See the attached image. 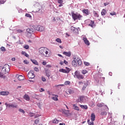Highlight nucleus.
I'll return each mask as SVG.
<instances>
[{
	"instance_id": "1",
	"label": "nucleus",
	"mask_w": 125,
	"mask_h": 125,
	"mask_svg": "<svg viewBox=\"0 0 125 125\" xmlns=\"http://www.w3.org/2000/svg\"><path fill=\"white\" fill-rule=\"evenodd\" d=\"M39 53L42 56L49 57L50 56V50L46 47H42L39 49Z\"/></svg>"
},
{
	"instance_id": "2",
	"label": "nucleus",
	"mask_w": 125,
	"mask_h": 125,
	"mask_svg": "<svg viewBox=\"0 0 125 125\" xmlns=\"http://www.w3.org/2000/svg\"><path fill=\"white\" fill-rule=\"evenodd\" d=\"M72 66L73 67H75V68L76 67H79V66H81L82 62V60H81V59L76 56H73V61L71 63Z\"/></svg>"
},
{
	"instance_id": "3",
	"label": "nucleus",
	"mask_w": 125,
	"mask_h": 125,
	"mask_svg": "<svg viewBox=\"0 0 125 125\" xmlns=\"http://www.w3.org/2000/svg\"><path fill=\"white\" fill-rule=\"evenodd\" d=\"M71 14L74 21H76V20H81L83 17V16L78 13H74V12H72Z\"/></svg>"
},
{
	"instance_id": "4",
	"label": "nucleus",
	"mask_w": 125,
	"mask_h": 125,
	"mask_svg": "<svg viewBox=\"0 0 125 125\" xmlns=\"http://www.w3.org/2000/svg\"><path fill=\"white\" fill-rule=\"evenodd\" d=\"M87 100V97L84 96H80L79 98L77 100V103H83Z\"/></svg>"
},
{
	"instance_id": "5",
	"label": "nucleus",
	"mask_w": 125,
	"mask_h": 125,
	"mask_svg": "<svg viewBox=\"0 0 125 125\" xmlns=\"http://www.w3.org/2000/svg\"><path fill=\"white\" fill-rule=\"evenodd\" d=\"M74 78H77V79H78V80H83L84 78L83 76L80 73L79 71H76L75 72V75H74Z\"/></svg>"
},
{
	"instance_id": "6",
	"label": "nucleus",
	"mask_w": 125,
	"mask_h": 125,
	"mask_svg": "<svg viewBox=\"0 0 125 125\" xmlns=\"http://www.w3.org/2000/svg\"><path fill=\"white\" fill-rule=\"evenodd\" d=\"M35 29L39 31V32H43V31H44V27L41 26V25H36Z\"/></svg>"
},
{
	"instance_id": "7",
	"label": "nucleus",
	"mask_w": 125,
	"mask_h": 125,
	"mask_svg": "<svg viewBox=\"0 0 125 125\" xmlns=\"http://www.w3.org/2000/svg\"><path fill=\"white\" fill-rule=\"evenodd\" d=\"M65 68L66 69H64L63 68L60 69L59 70V72L64 73L65 74H68L71 71V69L68 67H66Z\"/></svg>"
},
{
	"instance_id": "8",
	"label": "nucleus",
	"mask_w": 125,
	"mask_h": 125,
	"mask_svg": "<svg viewBox=\"0 0 125 125\" xmlns=\"http://www.w3.org/2000/svg\"><path fill=\"white\" fill-rule=\"evenodd\" d=\"M27 76L29 78V79H34V78L36 77V75L34 73L33 71H30L28 72Z\"/></svg>"
},
{
	"instance_id": "9",
	"label": "nucleus",
	"mask_w": 125,
	"mask_h": 125,
	"mask_svg": "<svg viewBox=\"0 0 125 125\" xmlns=\"http://www.w3.org/2000/svg\"><path fill=\"white\" fill-rule=\"evenodd\" d=\"M35 31V29L34 28H28L26 29V32L28 34H29V37H31L32 36V34L34 33Z\"/></svg>"
},
{
	"instance_id": "10",
	"label": "nucleus",
	"mask_w": 125,
	"mask_h": 125,
	"mask_svg": "<svg viewBox=\"0 0 125 125\" xmlns=\"http://www.w3.org/2000/svg\"><path fill=\"white\" fill-rule=\"evenodd\" d=\"M105 111H101L100 115L101 116H106L107 115V111H109V108L107 106V105H105Z\"/></svg>"
},
{
	"instance_id": "11",
	"label": "nucleus",
	"mask_w": 125,
	"mask_h": 125,
	"mask_svg": "<svg viewBox=\"0 0 125 125\" xmlns=\"http://www.w3.org/2000/svg\"><path fill=\"white\" fill-rule=\"evenodd\" d=\"M70 30L75 34H79V29L74 26H71L70 28Z\"/></svg>"
},
{
	"instance_id": "12",
	"label": "nucleus",
	"mask_w": 125,
	"mask_h": 125,
	"mask_svg": "<svg viewBox=\"0 0 125 125\" xmlns=\"http://www.w3.org/2000/svg\"><path fill=\"white\" fill-rule=\"evenodd\" d=\"M82 12L85 15H89L90 12L88 9H83L82 10Z\"/></svg>"
},
{
	"instance_id": "13",
	"label": "nucleus",
	"mask_w": 125,
	"mask_h": 125,
	"mask_svg": "<svg viewBox=\"0 0 125 125\" xmlns=\"http://www.w3.org/2000/svg\"><path fill=\"white\" fill-rule=\"evenodd\" d=\"M83 40L85 42V44H86L87 45H89V41L87 40V39L86 38V37H85V36H84V37L83 38Z\"/></svg>"
},
{
	"instance_id": "14",
	"label": "nucleus",
	"mask_w": 125,
	"mask_h": 125,
	"mask_svg": "<svg viewBox=\"0 0 125 125\" xmlns=\"http://www.w3.org/2000/svg\"><path fill=\"white\" fill-rule=\"evenodd\" d=\"M9 94V92L8 91H2L0 92V95H2L3 96H7Z\"/></svg>"
},
{
	"instance_id": "15",
	"label": "nucleus",
	"mask_w": 125,
	"mask_h": 125,
	"mask_svg": "<svg viewBox=\"0 0 125 125\" xmlns=\"http://www.w3.org/2000/svg\"><path fill=\"white\" fill-rule=\"evenodd\" d=\"M88 26L92 27V28H94L96 25L94 23V21H91L90 23L88 24Z\"/></svg>"
},
{
	"instance_id": "16",
	"label": "nucleus",
	"mask_w": 125,
	"mask_h": 125,
	"mask_svg": "<svg viewBox=\"0 0 125 125\" xmlns=\"http://www.w3.org/2000/svg\"><path fill=\"white\" fill-rule=\"evenodd\" d=\"M63 54H64V55H65V56H67L68 57H70V56H71V52L70 51L63 52Z\"/></svg>"
},
{
	"instance_id": "17",
	"label": "nucleus",
	"mask_w": 125,
	"mask_h": 125,
	"mask_svg": "<svg viewBox=\"0 0 125 125\" xmlns=\"http://www.w3.org/2000/svg\"><path fill=\"white\" fill-rule=\"evenodd\" d=\"M54 97H52V99L54 100V101H58V95H53Z\"/></svg>"
},
{
	"instance_id": "18",
	"label": "nucleus",
	"mask_w": 125,
	"mask_h": 125,
	"mask_svg": "<svg viewBox=\"0 0 125 125\" xmlns=\"http://www.w3.org/2000/svg\"><path fill=\"white\" fill-rule=\"evenodd\" d=\"M23 98L26 101H30V97L27 94L24 95Z\"/></svg>"
},
{
	"instance_id": "19",
	"label": "nucleus",
	"mask_w": 125,
	"mask_h": 125,
	"mask_svg": "<svg viewBox=\"0 0 125 125\" xmlns=\"http://www.w3.org/2000/svg\"><path fill=\"white\" fill-rule=\"evenodd\" d=\"M11 107L12 108H18V105L17 104L15 105L14 104H9V108H10Z\"/></svg>"
},
{
	"instance_id": "20",
	"label": "nucleus",
	"mask_w": 125,
	"mask_h": 125,
	"mask_svg": "<svg viewBox=\"0 0 125 125\" xmlns=\"http://www.w3.org/2000/svg\"><path fill=\"white\" fill-rule=\"evenodd\" d=\"M91 121H92V122H94V121H95V114H94V113L91 114Z\"/></svg>"
},
{
	"instance_id": "21",
	"label": "nucleus",
	"mask_w": 125,
	"mask_h": 125,
	"mask_svg": "<svg viewBox=\"0 0 125 125\" xmlns=\"http://www.w3.org/2000/svg\"><path fill=\"white\" fill-rule=\"evenodd\" d=\"M105 104L103 103H98L97 104V106H98V107H99V108H101L102 107H103V106H104Z\"/></svg>"
},
{
	"instance_id": "22",
	"label": "nucleus",
	"mask_w": 125,
	"mask_h": 125,
	"mask_svg": "<svg viewBox=\"0 0 125 125\" xmlns=\"http://www.w3.org/2000/svg\"><path fill=\"white\" fill-rule=\"evenodd\" d=\"M18 79L19 81H22V80H24V79H25V77H24V76L22 75H20L19 76Z\"/></svg>"
},
{
	"instance_id": "23",
	"label": "nucleus",
	"mask_w": 125,
	"mask_h": 125,
	"mask_svg": "<svg viewBox=\"0 0 125 125\" xmlns=\"http://www.w3.org/2000/svg\"><path fill=\"white\" fill-rule=\"evenodd\" d=\"M31 61L33 64H35V65H39V63L37 62V60L31 59Z\"/></svg>"
},
{
	"instance_id": "24",
	"label": "nucleus",
	"mask_w": 125,
	"mask_h": 125,
	"mask_svg": "<svg viewBox=\"0 0 125 125\" xmlns=\"http://www.w3.org/2000/svg\"><path fill=\"white\" fill-rule=\"evenodd\" d=\"M81 108L82 109H84V110H86L87 109V105H80Z\"/></svg>"
},
{
	"instance_id": "25",
	"label": "nucleus",
	"mask_w": 125,
	"mask_h": 125,
	"mask_svg": "<svg viewBox=\"0 0 125 125\" xmlns=\"http://www.w3.org/2000/svg\"><path fill=\"white\" fill-rule=\"evenodd\" d=\"M73 107L74 110H77V111H80V108L76 104H73Z\"/></svg>"
},
{
	"instance_id": "26",
	"label": "nucleus",
	"mask_w": 125,
	"mask_h": 125,
	"mask_svg": "<svg viewBox=\"0 0 125 125\" xmlns=\"http://www.w3.org/2000/svg\"><path fill=\"white\" fill-rule=\"evenodd\" d=\"M8 66V64H5L2 68L3 71L4 70V72H6V67Z\"/></svg>"
},
{
	"instance_id": "27",
	"label": "nucleus",
	"mask_w": 125,
	"mask_h": 125,
	"mask_svg": "<svg viewBox=\"0 0 125 125\" xmlns=\"http://www.w3.org/2000/svg\"><path fill=\"white\" fill-rule=\"evenodd\" d=\"M87 123H88V125H94V123H93V121H91V122H90V120H88Z\"/></svg>"
},
{
	"instance_id": "28",
	"label": "nucleus",
	"mask_w": 125,
	"mask_h": 125,
	"mask_svg": "<svg viewBox=\"0 0 125 125\" xmlns=\"http://www.w3.org/2000/svg\"><path fill=\"white\" fill-rule=\"evenodd\" d=\"M101 15L103 16H104V15H106V10L105 9H103L102 10V11L101 12Z\"/></svg>"
},
{
	"instance_id": "29",
	"label": "nucleus",
	"mask_w": 125,
	"mask_h": 125,
	"mask_svg": "<svg viewBox=\"0 0 125 125\" xmlns=\"http://www.w3.org/2000/svg\"><path fill=\"white\" fill-rule=\"evenodd\" d=\"M74 93V91L72 89H68L67 94H73Z\"/></svg>"
},
{
	"instance_id": "30",
	"label": "nucleus",
	"mask_w": 125,
	"mask_h": 125,
	"mask_svg": "<svg viewBox=\"0 0 125 125\" xmlns=\"http://www.w3.org/2000/svg\"><path fill=\"white\" fill-rule=\"evenodd\" d=\"M21 54H22V55H25L26 57H28L29 55L28 54H27V53H26V52L25 51H22L21 52Z\"/></svg>"
},
{
	"instance_id": "31",
	"label": "nucleus",
	"mask_w": 125,
	"mask_h": 125,
	"mask_svg": "<svg viewBox=\"0 0 125 125\" xmlns=\"http://www.w3.org/2000/svg\"><path fill=\"white\" fill-rule=\"evenodd\" d=\"M93 13L95 17H99V15H98L95 11H93Z\"/></svg>"
},
{
	"instance_id": "32",
	"label": "nucleus",
	"mask_w": 125,
	"mask_h": 125,
	"mask_svg": "<svg viewBox=\"0 0 125 125\" xmlns=\"http://www.w3.org/2000/svg\"><path fill=\"white\" fill-rule=\"evenodd\" d=\"M81 73H82L83 74V75H85V74H86V73H87V70L83 69V70H82Z\"/></svg>"
},
{
	"instance_id": "33",
	"label": "nucleus",
	"mask_w": 125,
	"mask_h": 125,
	"mask_svg": "<svg viewBox=\"0 0 125 125\" xmlns=\"http://www.w3.org/2000/svg\"><path fill=\"white\" fill-rule=\"evenodd\" d=\"M58 123H59V121L57 119H54L53 121V124H58Z\"/></svg>"
},
{
	"instance_id": "34",
	"label": "nucleus",
	"mask_w": 125,
	"mask_h": 125,
	"mask_svg": "<svg viewBox=\"0 0 125 125\" xmlns=\"http://www.w3.org/2000/svg\"><path fill=\"white\" fill-rule=\"evenodd\" d=\"M56 42H59V43H61L62 42L61 41V39L59 38H57L56 40Z\"/></svg>"
},
{
	"instance_id": "35",
	"label": "nucleus",
	"mask_w": 125,
	"mask_h": 125,
	"mask_svg": "<svg viewBox=\"0 0 125 125\" xmlns=\"http://www.w3.org/2000/svg\"><path fill=\"white\" fill-rule=\"evenodd\" d=\"M0 78H2V79H5V76H3L2 73L0 72Z\"/></svg>"
},
{
	"instance_id": "36",
	"label": "nucleus",
	"mask_w": 125,
	"mask_h": 125,
	"mask_svg": "<svg viewBox=\"0 0 125 125\" xmlns=\"http://www.w3.org/2000/svg\"><path fill=\"white\" fill-rule=\"evenodd\" d=\"M70 83H71V82H70V81H65L64 82L65 85H69V84H70Z\"/></svg>"
},
{
	"instance_id": "37",
	"label": "nucleus",
	"mask_w": 125,
	"mask_h": 125,
	"mask_svg": "<svg viewBox=\"0 0 125 125\" xmlns=\"http://www.w3.org/2000/svg\"><path fill=\"white\" fill-rule=\"evenodd\" d=\"M17 32L19 34H21V33H23V31L21 29H18V30H17Z\"/></svg>"
},
{
	"instance_id": "38",
	"label": "nucleus",
	"mask_w": 125,
	"mask_h": 125,
	"mask_svg": "<svg viewBox=\"0 0 125 125\" xmlns=\"http://www.w3.org/2000/svg\"><path fill=\"white\" fill-rule=\"evenodd\" d=\"M38 11L39 13H43L44 12V11L42 9H39Z\"/></svg>"
},
{
	"instance_id": "39",
	"label": "nucleus",
	"mask_w": 125,
	"mask_h": 125,
	"mask_svg": "<svg viewBox=\"0 0 125 125\" xmlns=\"http://www.w3.org/2000/svg\"><path fill=\"white\" fill-rule=\"evenodd\" d=\"M19 112H21V113H22L23 114H25V111L23 110L22 109L20 108L19 109Z\"/></svg>"
},
{
	"instance_id": "40",
	"label": "nucleus",
	"mask_w": 125,
	"mask_h": 125,
	"mask_svg": "<svg viewBox=\"0 0 125 125\" xmlns=\"http://www.w3.org/2000/svg\"><path fill=\"white\" fill-rule=\"evenodd\" d=\"M25 16L26 17H28V18H32V16L30 14H26Z\"/></svg>"
},
{
	"instance_id": "41",
	"label": "nucleus",
	"mask_w": 125,
	"mask_h": 125,
	"mask_svg": "<svg viewBox=\"0 0 125 125\" xmlns=\"http://www.w3.org/2000/svg\"><path fill=\"white\" fill-rule=\"evenodd\" d=\"M40 122V120H39V119H36L35 121V125H38L39 124V122Z\"/></svg>"
},
{
	"instance_id": "42",
	"label": "nucleus",
	"mask_w": 125,
	"mask_h": 125,
	"mask_svg": "<svg viewBox=\"0 0 125 125\" xmlns=\"http://www.w3.org/2000/svg\"><path fill=\"white\" fill-rule=\"evenodd\" d=\"M5 1H6V0H0V4H3Z\"/></svg>"
},
{
	"instance_id": "43",
	"label": "nucleus",
	"mask_w": 125,
	"mask_h": 125,
	"mask_svg": "<svg viewBox=\"0 0 125 125\" xmlns=\"http://www.w3.org/2000/svg\"><path fill=\"white\" fill-rule=\"evenodd\" d=\"M23 63H24V64H29V61H28V60H25L23 61Z\"/></svg>"
},
{
	"instance_id": "44",
	"label": "nucleus",
	"mask_w": 125,
	"mask_h": 125,
	"mask_svg": "<svg viewBox=\"0 0 125 125\" xmlns=\"http://www.w3.org/2000/svg\"><path fill=\"white\" fill-rule=\"evenodd\" d=\"M84 65H85V66H89V62H84Z\"/></svg>"
},
{
	"instance_id": "45",
	"label": "nucleus",
	"mask_w": 125,
	"mask_h": 125,
	"mask_svg": "<svg viewBox=\"0 0 125 125\" xmlns=\"http://www.w3.org/2000/svg\"><path fill=\"white\" fill-rule=\"evenodd\" d=\"M30 46H29L28 45H26L24 46V48H25V49H29Z\"/></svg>"
},
{
	"instance_id": "46",
	"label": "nucleus",
	"mask_w": 125,
	"mask_h": 125,
	"mask_svg": "<svg viewBox=\"0 0 125 125\" xmlns=\"http://www.w3.org/2000/svg\"><path fill=\"white\" fill-rule=\"evenodd\" d=\"M84 85L85 86H87V85H88V81H86V82H84Z\"/></svg>"
},
{
	"instance_id": "47",
	"label": "nucleus",
	"mask_w": 125,
	"mask_h": 125,
	"mask_svg": "<svg viewBox=\"0 0 125 125\" xmlns=\"http://www.w3.org/2000/svg\"><path fill=\"white\" fill-rule=\"evenodd\" d=\"M0 49L1 51H5V48L4 47H1Z\"/></svg>"
},
{
	"instance_id": "48",
	"label": "nucleus",
	"mask_w": 125,
	"mask_h": 125,
	"mask_svg": "<svg viewBox=\"0 0 125 125\" xmlns=\"http://www.w3.org/2000/svg\"><path fill=\"white\" fill-rule=\"evenodd\" d=\"M42 82H46V79H45V78L42 77Z\"/></svg>"
},
{
	"instance_id": "49",
	"label": "nucleus",
	"mask_w": 125,
	"mask_h": 125,
	"mask_svg": "<svg viewBox=\"0 0 125 125\" xmlns=\"http://www.w3.org/2000/svg\"><path fill=\"white\" fill-rule=\"evenodd\" d=\"M34 70L36 72H39V68L38 67H34Z\"/></svg>"
},
{
	"instance_id": "50",
	"label": "nucleus",
	"mask_w": 125,
	"mask_h": 125,
	"mask_svg": "<svg viewBox=\"0 0 125 125\" xmlns=\"http://www.w3.org/2000/svg\"><path fill=\"white\" fill-rule=\"evenodd\" d=\"M30 117H34L35 116V114L34 113H29Z\"/></svg>"
},
{
	"instance_id": "51",
	"label": "nucleus",
	"mask_w": 125,
	"mask_h": 125,
	"mask_svg": "<svg viewBox=\"0 0 125 125\" xmlns=\"http://www.w3.org/2000/svg\"><path fill=\"white\" fill-rule=\"evenodd\" d=\"M58 3H63V0H58Z\"/></svg>"
},
{
	"instance_id": "52",
	"label": "nucleus",
	"mask_w": 125,
	"mask_h": 125,
	"mask_svg": "<svg viewBox=\"0 0 125 125\" xmlns=\"http://www.w3.org/2000/svg\"><path fill=\"white\" fill-rule=\"evenodd\" d=\"M110 14L113 16V15H116V12H113L112 13H110Z\"/></svg>"
},
{
	"instance_id": "53",
	"label": "nucleus",
	"mask_w": 125,
	"mask_h": 125,
	"mask_svg": "<svg viewBox=\"0 0 125 125\" xmlns=\"http://www.w3.org/2000/svg\"><path fill=\"white\" fill-rule=\"evenodd\" d=\"M46 76H47V78H49L50 77V75H49V73L47 72L46 73Z\"/></svg>"
},
{
	"instance_id": "54",
	"label": "nucleus",
	"mask_w": 125,
	"mask_h": 125,
	"mask_svg": "<svg viewBox=\"0 0 125 125\" xmlns=\"http://www.w3.org/2000/svg\"><path fill=\"white\" fill-rule=\"evenodd\" d=\"M40 92H42L44 91V89L41 88V89L40 90Z\"/></svg>"
},
{
	"instance_id": "55",
	"label": "nucleus",
	"mask_w": 125,
	"mask_h": 125,
	"mask_svg": "<svg viewBox=\"0 0 125 125\" xmlns=\"http://www.w3.org/2000/svg\"><path fill=\"white\" fill-rule=\"evenodd\" d=\"M63 63H64V64H65V65H68V62H67V61L64 60L63 61Z\"/></svg>"
},
{
	"instance_id": "56",
	"label": "nucleus",
	"mask_w": 125,
	"mask_h": 125,
	"mask_svg": "<svg viewBox=\"0 0 125 125\" xmlns=\"http://www.w3.org/2000/svg\"><path fill=\"white\" fill-rule=\"evenodd\" d=\"M85 88H86V86L83 85L82 88V90H84V89H85Z\"/></svg>"
},
{
	"instance_id": "57",
	"label": "nucleus",
	"mask_w": 125,
	"mask_h": 125,
	"mask_svg": "<svg viewBox=\"0 0 125 125\" xmlns=\"http://www.w3.org/2000/svg\"><path fill=\"white\" fill-rule=\"evenodd\" d=\"M46 67L47 68H51V65H49V64H47Z\"/></svg>"
},
{
	"instance_id": "58",
	"label": "nucleus",
	"mask_w": 125,
	"mask_h": 125,
	"mask_svg": "<svg viewBox=\"0 0 125 125\" xmlns=\"http://www.w3.org/2000/svg\"><path fill=\"white\" fill-rule=\"evenodd\" d=\"M34 96L35 98V99H38V97L39 96V95H37V94H35Z\"/></svg>"
},
{
	"instance_id": "59",
	"label": "nucleus",
	"mask_w": 125,
	"mask_h": 125,
	"mask_svg": "<svg viewBox=\"0 0 125 125\" xmlns=\"http://www.w3.org/2000/svg\"><path fill=\"white\" fill-rule=\"evenodd\" d=\"M39 117H40L39 115H36L35 117H34V119H37V118H39Z\"/></svg>"
},
{
	"instance_id": "60",
	"label": "nucleus",
	"mask_w": 125,
	"mask_h": 125,
	"mask_svg": "<svg viewBox=\"0 0 125 125\" xmlns=\"http://www.w3.org/2000/svg\"><path fill=\"white\" fill-rule=\"evenodd\" d=\"M5 106H6V107H9V105L10 104H8L6 103L5 104Z\"/></svg>"
},
{
	"instance_id": "61",
	"label": "nucleus",
	"mask_w": 125,
	"mask_h": 125,
	"mask_svg": "<svg viewBox=\"0 0 125 125\" xmlns=\"http://www.w3.org/2000/svg\"><path fill=\"white\" fill-rule=\"evenodd\" d=\"M42 64L44 65H46V62H42Z\"/></svg>"
},
{
	"instance_id": "62",
	"label": "nucleus",
	"mask_w": 125,
	"mask_h": 125,
	"mask_svg": "<svg viewBox=\"0 0 125 125\" xmlns=\"http://www.w3.org/2000/svg\"><path fill=\"white\" fill-rule=\"evenodd\" d=\"M60 64H61V65H63L64 64V62H61Z\"/></svg>"
},
{
	"instance_id": "63",
	"label": "nucleus",
	"mask_w": 125,
	"mask_h": 125,
	"mask_svg": "<svg viewBox=\"0 0 125 125\" xmlns=\"http://www.w3.org/2000/svg\"><path fill=\"white\" fill-rule=\"evenodd\" d=\"M108 75H109V76H112V75H113V73H112V72H109V73H108Z\"/></svg>"
},
{
	"instance_id": "64",
	"label": "nucleus",
	"mask_w": 125,
	"mask_h": 125,
	"mask_svg": "<svg viewBox=\"0 0 125 125\" xmlns=\"http://www.w3.org/2000/svg\"><path fill=\"white\" fill-rule=\"evenodd\" d=\"M12 61H15V58H12Z\"/></svg>"
}]
</instances>
